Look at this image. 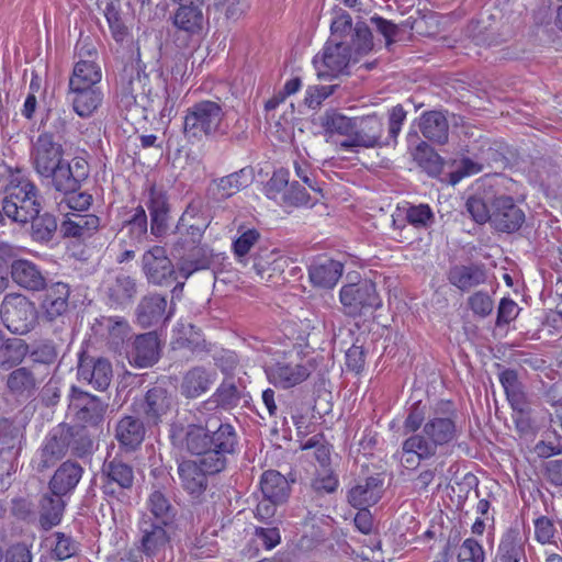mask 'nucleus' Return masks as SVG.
<instances>
[{"label":"nucleus","mask_w":562,"mask_h":562,"mask_svg":"<svg viewBox=\"0 0 562 562\" xmlns=\"http://www.w3.org/2000/svg\"><path fill=\"white\" fill-rule=\"evenodd\" d=\"M458 437L453 415L434 414L423 426L422 432L411 435L402 443L401 462L405 468H414L422 460L432 458L438 447L452 442Z\"/></svg>","instance_id":"obj_1"},{"label":"nucleus","mask_w":562,"mask_h":562,"mask_svg":"<svg viewBox=\"0 0 562 562\" xmlns=\"http://www.w3.org/2000/svg\"><path fill=\"white\" fill-rule=\"evenodd\" d=\"M226 112L218 101L201 100L186 110L182 132L190 142L227 134Z\"/></svg>","instance_id":"obj_2"},{"label":"nucleus","mask_w":562,"mask_h":562,"mask_svg":"<svg viewBox=\"0 0 562 562\" xmlns=\"http://www.w3.org/2000/svg\"><path fill=\"white\" fill-rule=\"evenodd\" d=\"M42 207L37 187L29 178L12 175L4 190L2 212L14 223L25 224L40 213Z\"/></svg>","instance_id":"obj_3"},{"label":"nucleus","mask_w":562,"mask_h":562,"mask_svg":"<svg viewBox=\"0 0 562 562\" xmlns=\"http://www.w3.org/2000/svg\"><path fill=\"white\" fill-rule=\"evenodd\" d=\"M339 301L344 314L353 318L371 315L382 306L376 285L369 279L342 285L339 291Z\"/></svg>","instance_id":"obj_4"},{"label":"nucleus","mask_w":562,"mask_h":562,"mask_svg":"<svg viewBox=\"0 0 562 562\" xmlns=\"http://www.w3.org/2000/svg\"><path fill=\"white\" fill-rule=\"evenodd\" d=\"M216 426L210 431V450L204 457V464L211 471H223L228 458L238 451V435L229 423H222L215 417Z\"/></svg>","instance_id":"obj_5"},{"label":"nucleus","mask_w":562,"mask_h":562,"mask_svg":"<svg viewBox=\"0 0 562 562\" xmlns=\"http://www.w3.org/2000/svg\"><path fill=\"white\" fill-rule=\"evenodd\" d=\"M353 57L351 46L346 40L328 38L322 52L313 58V65L321 79L335 78L346 71Z\"/></svg>","instance_id":"obj_6"},{"label":"nucleus","mask_w":562,"mask_h":562,"mask_svg":"<svg viewBox=\"0 0 562 562\" xmlns=\"http://www.w3.org/2000/svg\"><path fill=\"white\" fill-rule=\"evenodd\" d=\"M0 314L5 327L14 334H27L37 324L35 304L22 294H7Z\"/></svg>","instance_id":"obj_7"},{"label":"nucleus","mask_w":562,"mask_h":562,"mask_svg":"<svg viewBox=\"0 0 562 562\" xmlns=\"http://www.w3.org/2000/svg\"><path fill=\"white\" fill-rule=\"evenodd\" d=\"M216 426L215 417L200 418L198 424L173 427L171 439L175 446L187 452L198 456V459L206 457L210 450V431Z\"/></svg>","instance_id":"obj_8"},{"label":"nucleus","mask_w":562,"mask_h":562,"mask_svg":"<svg viewBox=\"0 0 562 562\" xmlns=\"http://www.w3.org/2000/svg\"><path fill=\"white\" fill-rule=\"evenodd\" d=\"M63 156V145L55 139L53 133L43 132L32 140L30 161L41 177L52 173L54 168L64 160Z\"/></svg>","instance_id":"obj_9"},{"label":"nucleus","mask_w":562,"mask_h":562,"mask_svg":"<svg viewBox=\"0 0 562 562\" xmlns=\"http://www.w3.org/2000/svg\"><path fill=\"white\" fill-rule=\"evenodd\" d=\"M172 407V397L161 386L149 389L143 396L134 400L133 412L148 426H157L162 423Z\"/></svg>","instance_id":"obj_10"},{"label":"nucleus","mask_w":562,"mask_h":562,"mask_svg":"<svg viewBox=\"0 0 562 562\" xmlns=\"http://www.w3.org/2000/svg\"><path fill=\"white\" fill-rule=\"evenodd\" d=\"M384 142V123L382 117L376 114H370L355 117L352 135L350 138H345L340 143V147L347 150L356 147H385Z\"/></svg>","instance_id":"obj_11"},{"label":"nucleus","mask_w":562,"mask_h":562,"mask_svg":"<svg viewBox=\"0 0 562 562\" xmlns=\"http://www.w3.org/2000/svg\"><path fill=\"white\" fill-rule=\"evenodd\" d=\"M142 270L147 281L155 285H168L178 276V269H175L165 248L160 246H154L144 252Z\"/></svg>","instance_id":"obj_12"},{"label":"nucleus","mask_w":562,"mask_h":562,"mask_svg":"<svg viewBox=\"0 0 562 562\" xmlns=\"http://www.w3.org/2000/svg\"><path fill=\"white\" fill-rule=\"evenodd\" d=\"M525 212L506 194H498L492 207L490 223L501 233L517 232L525 222Z\"/></svg>","instance_id":"obj_13"},{"label":"nucleus","mask_w":562,"mask_h":562,"mask_svg":"<svg viewBox=\"0 0 562 562\" xmlns=\"http://www.w3.org/2000/svg\"><path fill=\"white\" fill-rule=\"evenodd\" d=\"M77 374L79 380L87 381L95 390L104 391L111 383L113 370L106 358L82 351L79 353Z\"/></svg>","instance_id":"obj_14"},{"label":"nucleus","mask_w":562,"mask_h":562,"mask_svg":"<svg viewBox=\"0 0 562 562\" xmlns=\"http://www.w3.org/2000/svg\"><path fill=\"white\" fill-rule=\"evenodd\" d=\"M160 341L155 331L135 336L126 349V357L131 366L136 368L153 367L159 360Z\"/></svg>","instance_id":"obj_15"},{"label":"nucleus","mask_w":562,"mask_h":562,"mask_svg":"<svg viewBox=\"0 0 562 562\" xmlns=\"http://www.w3.org/2000/svg\"><path fill=\"white\" fill-rule=\"evenodd\" d=\"M170 526L155 522L153 518L142 517L138 524L140 550L147 558L158 557L165 552L170 542Z\"/></svg>","instance_id":"obj_16"},{"label":"nucleus","mask_w":562,"mask_h":562,"mask_svg":"<svg viewBox=\"0 0 562 562\" xmlns=\"http://www.w3.org/2000/svg\"><path fill=\"white\" fill-rule=\"evenodd\" d=\"M101 477L104 493L113 494L114 485L121 490H131L134 485L135 472L131 463L124 461L122 457L115 456L104 460Z\"/></svg>","instance_id":"obj_17"},{"label":"nucleus","mask_w":562,"mask_h":562,"mask_svg":"<svg viewBox=\"0 0 562 562\" xmlns=\"http://www.w3.org/2000/svg\"><path fill=\"white\" fill-rule=\"evenodd\" d=\"M211 471L204 464L203 459L184 460L178 465V474L182 487L192 496L199 497L207 487V476L220 473Z\"/></svg>","instance_id":"obj_18"},{"label":"nucleus","mask_w":562,"mask_h":562,"mask_svg":"<svg viewBox=\"0 0 562 562\" xmlns=\"http://www.w3.org/2000/svg\"><path fill=\"white\" fill-rule=\"evenodd\" d=\"M146 206L150 214V233L161 237L168 229L170 204L167 192L161 187L150 184L147 189Z\"/></svg>","instance_id":"obj_19"},{"label":"nucleus","mask_w":562,"mask_h":562,"mask_svg":"<svg viewBox=\"0 0 562 562\" xmlns=\"http://www.w3.org/2000/svg\"><path fill=\"white\" fill-rule=\"evenodd\" d=\"M70 406L76 411L75 416L79 423L97 426L103 420L108 404L94 395L74 387Z\"/></svg>","instance_id":"obj_20"},{"label":"nucleus","mask_w":562,"mask_h":562,"mask_svg":"<svg viewBox=\"0 0 562 562\" xmlns=\"http://www.w3.org/2000/svg\"><path fill=\"white\" fill-rule=\"evenodd\" d=\"M68 425L59 424L47 435L40 453L38 470L44 471L69 451Z\"/></svg>","instance_id":"obj_21"},{"label":"nucleus","mask_w":562,"mask_h":562,"mask_svg":"<svg viewBox=\"0 0 562 562\" xmlns=\"http://www.w3.org/2000/svg\"><path fill=\"white\" fill-rule=\"evenodd\" d=\"M311 372L306 363L286 361H279L266 370L269 382L284 390L304 382Z\"/></svg>","instance_id":"obj_22"},{"label":"nucleus","mask_w":562,"mask_h":562,"mask_svg":"<svg viewBox=\"0 0 562 562\" xmlns=\"http://www.w3.org/2000/svg\"><path fill=\"white\" fill-rule=\"evenodd\" d=\"M206 227L207 223L199 210L192 205L188 206L177 225L178 233L186 234L188 238L178 240L175 244V250H184L187 247L199 244Z\"/></svg>","instance_id":"obj_23"},{"label":"nucleus","mask_w":562,"mask_h":562,"mask_svg":"<svg viewBox=\"0 0 562 562\" xmlns=\"http://www.w3.org/2000/svg\"><path fill=\"white\" fill-rule=\"evenodd\" d=\"M497 195L498 193L493 184L485 181L477 184L474 193L468 198L465 203V209L475 223L485 224L490 222L492 207Z\"/></svg>","instance_id":"obj_24"},{"label":"nucleus","mask_w":562,"mask_h":562,"mask_svg":"<svg viewBox=\"0 0 562 562\" xmlns=\"http://www.w3.org/2000/svg\"><path fill=\"white\" fill-rule=\"evenodd\" d=\"M145 422L139 416L125 415L114 428V438L126 452L135 451L145 439Z\"/></svg>","instance_id":"obj_25"},{"label":"nucleus","mask_w":562,"mask_h":562,"mask_svg":"<svg viewBox=\"0 0 562 562\" xmlns=\"http://www.w3.org/2000/svg\"><path fill=\"white\" fill-rule=\"evenodd\" d=\"M42 384V379L32 368L20 367L12 370L7 376V389L9 394L22 401L33 397Z\"/></svg>","instance_id":"obj_26"},{"label":"nucleus","mask_w":562,"mask_h":562,"mask_svg":"<svg viewBox=\"0 0 562 562\" xmlns=\"http://www.w3.org/2000/svg\"><path fill=\"white\" fill-rule=\"evenodd\" d=\"M392 223L395 229L403 231L407 225H412L417 229H427L435 223V214L428 204H407L402 209H397L392 215Z\"/></svg>","instance_id":"obj_27"},{"label":"nucleus","mask_w":562,"mask_h":562,"mask_svg":"<svg viewBox=\"0 0 562 562\" xmlns=\"http://www.w3.org/2000/svg\"><path fill=\"white\" fill-rule=\"evenodd\" d=\"M383 494V480L379 476H369L359 480L348 491V503L358 509H364L376 504Z\"/></svg>","instance_id":"obj_28"},{"label":"nucleus","mask_w":562,"mask_h":562,"mask_svg":"<svg viewBox=\"0 0 562 562\" xmlns=\"http://www.w3.org/2000/svg\"><path fill=\"white\" fill-rule=\"evenodd\" d=\"M447 279L451 285L460 291L469 292L471 289L486 282L487 271L484 265L481 263L454 265L449 268Z\"/></svg>","instance_id":"obj_29"},{"label":"nucleus","mask_w":562,"mask_h":562,"mask_svg":"<svg viewBox=\"0 0 562 562\" xmlns=\"http://www.w3.org/2000/svg\"><path fill=\"white\" fill-rule=\"evenodd\" d=\"M104 286L111 306L125 307L133 302L137 293L136 280L123 272L110 277Z\"/></svg>","instance_id":"obj_30"},{"label":"nucleus","mask_w":562,"mask_h":562,"mask_svg":"<svg viewBox=\"0 0 562 562\" xmlns=\"http://www.w3.org/2000/svg\"><path fill=\"white\" fill-rule=\"evenodd\" d=\"M103 92L100 87L68 88L67 99L74 112L81 119H88L101 106Z\"/></svg>","instance_id":"obj_31"},{"label":"nucleus","mask_w":562,"mask_h":562,"mask_svg":"<svg viewBox=\"0 0 562 562\" xmlns=\"http://www.w3.org/2000/svg\"><path fill=\"white\" fill-rule=\"evenodd\" d=\"M82 474L83 468L79 463L70 460L65 461L50 477L48 490L68 498L80 482Z\"/></svg>","instance_id":"obj_32"},{"label":"nucleus","mask_w":562,"mask_h":562,"mask_svg":"<svg viewBox=\"0 0 562 562\" xmlns=\"http://www.w3.org/2000/svg\"><path fill=\"white\" fill-rule=\"evenodd\" d=\"M167 299L158 293L144 295L135 311L136 322L143 328L158 325L170 315L165 316Z\"/></svg>","instance_id":"obj_33"},{"label":"nucleus","mask_w":562,"mask_h":562,"mask_svg":"<svg viewBox=\"0 0 562 562\" xmlns=\"http://www.w3.org/2000/svg\"><path fill=\"white\" fill-rule=\"evenodd\" d=\"M12 280L29 291H42L46 286V278L41 268L27 259H16L11 263Z\"/></svg>","instance_id":"obj_34"},{"label":"nucleus","mask_w":562,"mask_h":562,"mask_svg":"<svg viewBox=\"0 0 562 562\" xmlns=\"http://www.w3.org/2000/svg\"><path fill=\"white\" fill-rule=\"evenodd\" d=\"M241 391L232 381H223L216 391L198 407L201 417L209 412L222 408L225 411L237 407L241 400Z\"/></svg>","instance_id":"obj_35"},{"label":"nucleus","mask_w":562,"mask_h":562,"mask_svg":"<svg viewBox=\"0 0 562 562\" xmlns=\"http://www.w3.org/2000/svg\"><path fill=\"white\" fill-rule=\"evenodd\" d=\"M42 308L48 321H55L68 311L70 288L65 282H55L45 286Z\"/></svg>","instance_id":"obj_36"},{"label":"nucleus","mask_w":562,"mask_h":562,"mask_svg":"<svg viewBox=\"0 0 562 562\" xmlns=\"http://www.w3.org/2000/svg\"><path fill=\"white\" fill-rule=\"evenodd\" d=\"M67 498L50 490L43 493L38 502V521L44 530H49L61 522Z\"/></svg>","instance_id":"obj_37"},{"label":"nucleus","mask_w":562,"mask_h":562,"mask_svg":"<svg viewBox=\"0 0 562 562\" xmlns=\"http://www.w3.org/2000/svg\"><path fill=\"white\" fill-rule=\"evenodd\" d=\"M496 562H527L526 540L517 528H509L497 547Z\"/></svg>","instance_id":"obj_38"},{"label":"nucleus","mask_w":562,"mask_h":562,"mask_svg":"<svg viewBox=\"0 0 562 562\" xmlns=\"http://www.w3.org/2000/svg\"><path fill=\"white\" fill-rule=\"evenodd\" d=\"M187 249L190 252L187 256H181L177 263L178 274L184 280L196 271L209 269L213 261V251L205 245L195 244Z\"/></svg>","instance_id":"obj_39"},{"label":"nucleus","mask_w":562,"mask_h":562,"mask_svg":"<svg viewBox=\"0 0 562 562\" xmlns=\"http://www.w3.org/2000/svg\"><path fill=\"white\" fill-rule=\"evenodd\" d=\"M216 379L214 371H209L203 367L190 369L183 376L181 383V394L187 398H195L207 392Z\"/></svg>","instance_id":"obj_40"},{"label":"nucleus","mask_w":562,"mask_h":562,"mask_svg":"<svg viewBox=\"0 0 562 562\" xmlns=\"http://www.w3.org/2000/svg\"><path fill=\"white\" fill-rule=\"evenodd\" d=\"M344 271L341 262L324 259L314 262L308 268L311 282L318 288L331 289L336 285Z\"/></svg>","instance_id":"obj_41"},{"label":"nucleus","mask_w":562,"mask_h":562,"mask_svg":"<svg viewBox=\"0 0 562 562\" xmlns=\"http://www.w3.org/2000/svg\"><path fill=\"white\" fill-rule=\"evenodd\" d=\"M419 130L425 138L432 143L445 144L449 137V123L441 111H428L419 119Z\"/></svg>","instance_id":"obj_42"},{"label":"nucleus","mask_w":562,"mask_h":562,"mask_svg":"<svg viewBox=\"0 0 562 562\" xmlns=\"http://www.w3.org/2000/svg\"><path fill=\"white\" fill-rule=\"evenodd\" d=\"M147 509L149 514H145L143 517L153 518L155 522L162 525L171 526L177 516L176 507L160 490H154L149 494Z\"/></svg>","instance_id":"obj_43"},{"label":"nucleus","mask_w":562,"mask_h":562,"mask_svg":"<svg viewBox=\"0 0 562 562\" xmlns=\"http://www.w3.org/2000/svg\"><path fill=\"white\" fill-rule=\"evenodd\" d=\"M260 488L263 497L274 503H284L290 496V484L284 475L276 470L263 472L260 480Z\"/></svg>","instance_id":"obj_44"},{"label":"nucleus","mask_w":562,"mask_h":562,"mask_svg":"<svg viewBox=\"0 0 562 562\" xmlns=\"http://www.w3.org/2000/svg\"><path fill=\"white\" fill-rule=\"evenodd\" d=\"M101 79V68L94 60L79 59L69 78L68 88L99 87Z\"/></svg>","instance_id":"obj_45"},{"label":"nucleus","mask_w":562,"mask_h":562,"mask_svg":"<svg viewBox=\"0 0 562 562\" xmlns=\"http://www.w3.org/2000/svg\"><path fill=\"white\" fill-rule=\"evenodd\" d=\"M29 352V346L20 338H4L0 331V368L12 369L20 364Z\"/></svg>","instance_id":"obj_46"},{"label":"nucleus","mask_w":562,"mask_h":562,"mask_svg":"<svg viewBox=\"0 0 562 562\" xmlns=\"http://www.w3.org/2000/svg\"><path fill=\"white\" fill-rule=\"evenodd\" d=\"M100 227V218L94 214H74L61 223V232L66 237H90Z\"/></svg>","instance_id":"obj_47"},{"label":"nucleus","mask_w":562,"mask_h":562,"mask_svg":"<svg viewBox=\"0 0 562 562\" xmlns=\"http://www.w3.org/2000/svg\"><path fill=\"white\" fill-rule=\"evenodd\" d=\"M254 175L250 168H243L228 176L222 177L216 181V190L222 199H227L240 190L249 187Z\"/></svg>","instance_id":"obj_48"},{"label":"nucleus","mask_w":562,"mask_h":562,"mask_svg":"<svg viewBox=\"0 0 562 562\" xmlns=\"http://www.w3.org/2000/svg\"><path fill=\"white\" fill-rule=\"evenodd\" d=\"M71 170L70 164L63 160L58 167L54 168L52 173L43 177L50 178L53 187L61 193L77 191L80 188V182L83 180V173H72Z\"/></svg>","instance_id":"obj_49"},{"label":"nucleus","mask_w":562,"mask_h":562,"mask_svg":"<svg viewBox=\"0 0 562 562\" xmlns=\"http://www.w3.org/2000/svg\"><path fill=\"white\" fill-rule=\"evenodd\" d=\"M201 4L179 8L173 16L175 26L188 34H195L202 29L203 13Z\"/></svg>","instance_id":"obj_50"},{"label":"nucleus","mask_w":562,"mask_h":562,"mask_svg":"<svg viewBox=\"0 0 562 562\" xmlns=\"http://www.w3.org/2000/svg\"><path fill=\"white\" fill-rule=\"evenodd\" d=\"M69 451L78 458L92 453L94 442L85 426H68Z\"/></svg>","instance_id":"obj_51"},{"label":"nucleus","mask_w":562,"mask_h":562,"mask_svg":"<svg viewBox=\"0 0 562 562\" xmlns=\"http://www.w3.org/2000/svg\"><path fill=\"white\" fill-rule=\"evenodd\" d=\"M50 548V557L57 561H64L74 557L78 551L77 542L71 536L64 532H54L47 539Z\"/></svg>","instance_id":"obj_52"},{"label":"nucleus","mask_w":562,"mask_h":562,"mask_svg":"<svg viewBox=\"0 0 562 562\" xmlns=\"http://www.w3.org/2000/svg\"><path fill=\"white\" fill-rule=\"evenodd\" d=\"M321 121L327 133H336L346 136V138H350L352 135L355 117H348L335 111H326Z\"/></svg>","instance_id":"obj_53"},{"label":"nucleus","mask_w":562,"mask_h":562,"mask_svg":"<svg viewBox=\"0 0 562 562\" xmlns=\"http://www.w3.org/2000/svg\"><path fill=\"white\" fill-rule=\"evenodd\" d=\"M32 222L31 225V234L32 238L36 241H49L56 229H57V222L54 215L49 213L40 214L37 213L36 216L33 218H30Z\"/></svg>","instance_id":"obj_54"},{"label":"nucleus","mask_w":562,"mask_h":562,"mask_svg":"<svg viewBox=\"0 0 562 562\" xmlns=\"http://www.w3.org/2000/svg\"><path fill=\"white\" fill-rule=\"evenodd\" d=\"M101 325L104 326L108 331L109 341L116 348L120 347L131 334V326L124 317H103Z\"/></svg>","instance_id":"obj_55"},{"label":"nucleus","mask_w":562,"mask_h":562,"mask_svg":"<svg viewBox=\"0 0 562 562\" xmlns=\"http://www.w3.org/2000/svg\"><path fill=\"white\" fill-rule=\"evenodd\" d=\"M351 46L352 55L358 59V56L368 54L372 47V33L370 27L364 22H357L351 34Z\"/></svg>","instance_id":"obj_56"},{"label":"nucleus","mask_w":562,"mask_h":562,"mask_svg":"<svg viewBox=\"0 0 562 562\" xmlns=\"http://www.w3.org/2000/svg\"><path fill=\"white\" fill-rule=\"evenodd\" d=\"M407 117V111L402 104H396L387 111V134L384 144L395 145L402 131V126Z\"/></svg>","instance_id":"obj_57"},{"label":"nucleus","mask_w":562,"mask_h":562,"mask_svg":"<svg viewBox=\"0 0 562 562\" xmlns=\"http://www.w3.org/2000/svg\"><path fill=\"white\" fill-rule=\"evenodd\" d=\"M147 215L145 209L138 205L135 209L134 215L125 224L128 234L135 243H140L147 234Z\"/></svg>","instance_id":"obj_58"},{"label":"nucleus","mask_w":562,"mask_h":562,"mask_svg":"<svg viewBox=\"0 0 562 562\" xmlns=\"http://www.w3.org/2000/svg\"><path fill=\"white\" fill-rule=\"evenodd\" d=\"M282 200L289 206H306L314 205L316 200L312 201L305 188H302L297 182L293 181L282 194Z\"/></svg>","instance_id":"obj_59"},{"label":"nucleus","mask_w":562,"mask_h":562,"mask_svg":"<svg viewBox=\"0 0 562 562\" xmlns=\"http://www.w3.org/2000/svg\"><path fill=\"white\" fill-rule=\"evenodd\" d=\"M92 203V195L87 192L69 191L64 193L58 203L59 210L86 211Z\"/></svg>","instance_id":"obj_60"},{"label":"nucleus","mask_w":562,"mask_h":562,"mask_svg":"<svg viewBox=\"0 0 562 562\" xmlns=\"http://www.w3.org/2000/svg\"><path fill=\"white\" fill-rule=\"evenodd\" d=\"M468 305L474 315L485 318L493 312L494 301L488 293L476 291L468 297Z\"/></svg>","instance_id":"obj_61"},{"label":"nucleus","mask_w":562,"mask_h":562,"mask_svg":"<svg viewBox=\"0 0 562 562\" xmlns=\"http://www.w3.org/2000/svg\"><path fill=\"white\" fill-rule=\"evenodd\" d=\"M339 485L338 477L329 469L317 472L312 481V488L318 494H330L336 492Z\"/></svg>","instance_id":"obj_62"},{"label":"nucleus","mask_w":562,"mask_h":562,"mask_svg":"<svg viewBox=\"0 0 562 562\" xmlns=\"http://www.w3.org/2000/svg\"><path fill=\"white\" fill-rule=\"evenodd\" d=\"M425 419L426 405H423L420 401H417L411 406L408 414L404 420L403 428L405 434H417L416 431L422 427Z\"/></svg>","instance_id":"obj_63"},{"label":"nucleus","mask_w":562,"mask_h":562,"mask_svg":"<svg viewBox=\"0 0 562 562\" xmlns=\"http://www.w3.org/2000/svg\"><path fill=\"white\" fill-rule=\"evenodd\" d=\"M485 555L482 546L473 538L463 541L459 549V562H484Z\"/></svg>","instance_id":"obj_64"}]
</instances>
